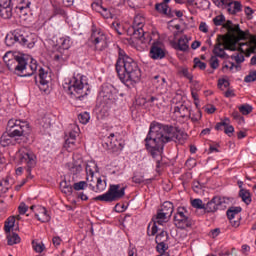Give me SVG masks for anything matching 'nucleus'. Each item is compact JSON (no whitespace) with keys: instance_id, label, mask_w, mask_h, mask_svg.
<instances>
[{"instance_id":"nucleus-16","label":"nucleus","mask_w":256,"mask_h":256,"mask_svg":"<svg viewBox=\"0 0 256 256\" xmlns=\"http://www.w3.org/2000/svg\"><path fill=\"white\" fill-rule=\"evenodd\" d=\"M239 49L242 53H245L248 57L251 53H255L256 50V40L252 39L246 43L239 44ZM251 65H256V55H254L250 60Z\"/></svg>"},{"instance_id":"nucleus-51","label":"nucleus","mask_w":256,"mask_h":256,"mask_svg":"<svg viewBox=\"0 0 256 256\" xmlns=\"http://www.w3.org/2000/svg\"><path fill=\"white\" fill-rule=\"evenodd\" d=\"M209 65L211 69H219V58H217V56H211L209 60Z\"/></svg>"},{"instance_id":"nucleus-63","label":"nucleus","mask_w":256,"mask_h":256,"mask_svg":"<svg viewBox=\"0 0 256 256\" xmlns=\"http://www.w3.org/2000/svg\"><path fill=\"white\" fill-rule=\"evenodd\" d=\"M230 83L229 80L227 79H219L218 80V87H225V89H227V87H229Z\"/></svg>"},{"instance_id":"nucleus-64","label":"nucleus","mask_w":256,"mask_h":256,"mask_svg":"<svg viewBox=\"0 0 256 256\" xmlns=\"http://www.w3.org/2000/svg\"><path fill=\"white\" fill-rule=\"evenodd\" d=\"M201 117H202L201 111L198 110L195 114L191 116V119L194 123H197V121H199Z\"/></svg>"},{"instance_id":"nucleus-41","label":"nucleus","mask_w":256,"mask_h":256,"mask_svg":"<svg viewBox=\"0 0 256 256\" xmlns=\"http://www.w3.org/2000/svg\"><path fill=\"white\" fill-rule=\"evenodd\" d=\"M169 217L163 210H159L154 221L158 222V225H163Z\"/></svg>"},{"instance_id":"nucleus-19","label":"nucleus","mask_w":256,"mask_h":256,"mask_svg":"<svg viewBox=\"0 0 256 256\" xmlns=\"http://www.w3.org/2000/svg\"><path fill=\"white\" fill-rule=\"evenodd\" d=\"M38 77L40 91H47V88L49 87V81H51L49 72L45 71L43 68H40Z\"/></svg>"},{"instance_id":"nucleus-42","label":"nucleus","mask_w":256,"mask_h":256,"mask_svg":"<svg viewBox=\"0 0 256 256\" xmlns=\"http://www.w3.org/2000/svg\"><path fill=\"white\" fill-rule=\"evenodd\" d=\"M156 243H167L169 241V234L165 230L161 232L155 238Z\"/></svg>"},{"instance_id":"nucleus-2","label":"nucleus","mask_w":256,"mask_h":256,"mask_svg":"<svg viewBox=\"0 0 256 256\" xmlns=\"http://www.w3.org/2000/svg\"><path fill=\"white\" fill-rule=\"evenodd\" d=\"M172 125L162 124L153 121L150 124L149 132L145 138V148L151 157H161L165 143H171Z\"/></svg>"},{"instance_id":"nucleus-8","label":"nucleus","mask_w":256,"mask_h":256,"mask_svg":"<svg viewBox=\"0 0 256 256\" xmlns=\"http://www.w3.org/2000/svg\"><path fill=\"white\" fill-rule=\"evenodd\" d=\"M125 189L127 186L121 187V184H111L102 195L96 196L94 201H101L102 203H113L119 201L125 197Z\"/></svg>"},{"instance_id":"nucleus-37","label":"nucleus","mask_w":256,"mask_h":256,"mask_svg":"<svg viewBox=\"0 0 256 256\" xmlns=\"http://www.w3.org/2000/svg\"><path fill=\"white\" fill-rule=\"evenodd\" d=\"M158 225H159V222L155 220L154 222H151L147 228V235L149 236L157 235V231H161V228H159Z\"/></svg>"},{"instance_id":"nucleus-34","label":"nucleus","mask_w":256,"mask_h":256,"mask_svg":"<svg viewBox=\"0 0 256 256\" xmlns=\"http://www.w3.org/2000/svg\"><path fill=\"white\" fill-rule=\"evenodd\" d=\"M11 139H15V137H12L11 135H9V133H7V130H6V132L0 137L1 147H9V145L13 143V140Z\"/></svg>"},{"instance_id":"nucleus-29","label":"nucleus","mask_w":256,"mask_h":256,"mask_svg":"<svg viewBox=\"0 0 256 256\" xmlns=\"http://www.w3.org/2000/svg\"><path fill=\"white\" fill-rule=\"evenodd\" d=\"M175 49H177V51H189V38H187V35L181 36L178 39V43L175 47Z\"/></svg>"},{"instance_id":"nucleus-44","label":"nucleus","mask_w":256,"mask_h":256,"mask_svg":"<svg viewBox=\"0 0 256 256\" xmlns=\"http://www.w3.org/2000/svg\"><path fill=\"white\" fill-rule=\"evenodd\" d=\"M32 247L36 253H43L45 251V244L43 242L33 240Z\"/></svg>"},{"instance_id":"nucleus-60","label":"nucleus","mask_w":256,"mask_h":256,"mask_svg":"<svg viewBox=\"0 0 256 256\" xmlns=\"http://www.w3.org/2000/svg\"><path fill=\"white\" fill-rule=\"evenodd\" d=\"M40 125L43 129H49L51 127V120L49 118H42Z\"/></svg>"},{"instance_id":"nucleus-20","label":"nucleus","mask_w":256,"mask_h":256,"mask_svg":"<svg viewBox=\"0 0 256 256\" xmlns=\"http://www.w3.org/2000/svg\"><path fill=\"white\" fill-rule=\"evenodd\" d=\"M224 9L228 11L229 15H237V13H241L243 11V5L239 1H231L227 0Z\"/></svg>"},{"instance_id":"nucleus-62","label":"nucleus","mask_w":256,"mask_h":256,"mask_svg":"<svg viewBox=\"0 0 256 256\" xmlns=\"http://www.w3.org/2000/svg\"><path fill=\"white\" fill-rule=\"evenodd\" d=\"M212 3H214L216 7H221L222 9H225V5H227V0H212Z\"/></svg>"},{"instance_id":"nucleus-31","label":"nucleus","mask_w":256,"mask_h":256,"mask_svg":"<svg viewBox=\"0 0 256 256\" xmlns=\"http://www.w3.org/2000/svg\"><path fill=\"white\" fill-rule=\"evenodd\" d=\"M31 6V1L29 0H18V5L16 6L17 13H23V15H27L26 9H29Z\"/></svg>"},{"instance_id":"nucleus-53","label":"nucleus","mask_w":256,"mask_h":256,"mask_svg":"<svg viewBox=\"0 0 256 256\" xmlns=\"http://www.w3.org/2000/svg\"><path fill=\"white\" fill-rule=\"evenodd\" d=\"M100 14L102 15V17H104V19H113V12L105 7L102 8Z\"/></svg>"},{"instance_id":"nucleus-50","label":"nucleus","mask_w":256,"mask_h":256,"mask_svg":"<svg viewBox=\"0 0 256 256\" xmlns=\"http://www.w3.org/2000/svg\"><path fill=\"white\" fill-rule=\"evenodd\" d=\"M192 207L194 209H204L205 210V204H203V200L201 199H194L191 202Z\"/></svg>"},{"instance_id":"nucleus-40","label":"nucleus","mask_w":256,"mask_h":256,"mask_svg":"<svg viewBox=\"0 0 256 256\" xmlns=\"http://www.w3.org/2000/svg\"><path fill=\"white\" fill-rule=\"evenodd\" d=\"M173 209H174L173 202L166 201L162 204V207L160 210H162L165 214L171 217V215H173Z\"/></svg>"},{"instance_id":"nucleus-11","label":"nucleus","mask_w":256,"mask_h":256,"mask_svg":"<svg viewBox=\"0 0 256 256\" xmlns=\"http://www.w3.org/2000/svg\"><path fill=\"white\" fill-rule=\"evenodd\" d=\"M174 225L177 229H189L193 227V219L189 216V211L185 207H178L174 215Z\"/></svg>"},{"instance_id":"nucleus-21","label":"nucleus","mask_w":256,"mask_h":256,"mask_svg":"<svg viewBox=\"0 0 256 256\" xmlns=\"http://www.w3.org/2000/svg\"><path fill=\"white\" fill-rule=\"evenodd\" d=\"M229 123V118H225L223 121L218 122L215 126L216 131H221L224 127V133L228 135V137H231V135L235 133V128L233 127V125H229Z\"/></svg>"},{"instance_id":"nucleus-5","label":"nucleus","mask_w":256,"mask_h":256,"mask_svg":"<svg viewBox=\"0 0 256 256\" xmlns=\"http://www.w3.org/2000/svg\"><path fill=\"white\" fill-rule=\"evenodd\" d=\"M5 43L7 47H13V45H22L28 49H33L35 47V37L33 34H27L23 30H15L12 33H9L5 37Z\"/></svg>"},{"instance_id":"nucleus-4","label":"nucleus","mask_w":256,"mask_h":256,"mask_svg":"<svg viewBox=\"0 0 256 256\" xmlns=\"http://www.w3.org/2000/svg\"><path fill=\"white\" fill-rule=\"evenodd\" d=\"M65 91L72 99L83 101L91 91L87 76L76 74L63 85Z\"/></svg>"},{"instance_id":"nucleus-54","label":"nucleus","mask_w":256,"mask_h":256,"mask_svg":"<svg viewBox=\"0 0 256 256\" xmlns=\"http://www.w3.org/2000/svg\"><path fill=\"white\" fill-rule=\"evenodd\" d=\"M194 67H199L201 71H205V69H207V64L202 62L199 58H194Z\"/></svg>"},{"instance_id":"nucleus-7","label":"nucleus","mask_w":256,"mask_h":256,"mask_svg":"<svg viewBox=\"0 0 256 256\" xmlns=\"http://www.w3.org/2000/svg\"><path fill=\"white\" fill-rule=\"evenodd\" d=\"M143 27H145V17L141 14H137L134 17L129 33H131L130 35H132L134 39H140L142 43H150L153 38H151V34L143 30Z\"/></svg>"},{"instance_id":"nucleus-58","label":"nucleus","mask_w":256,"mask_h":256,"mask_svg":"<svg viewBox=\"0 0 256 256\" xmlns=\"http://www.w3.org/2000/svg\"><path fill=\"white\" fill-rule=\"evenodd\" d=\"M18 211L20 215H25V213L29 211V207L27 206V204H25V202H21L18 207Z\"/></svg>"},{"instance_id":"nucleus-18","label":"nucleus","mask_w":256,"mask_h":256,"mask_svg":"<svg viewBox=\"0 0 256 256\" xmlns=\"http://www.w3.org/2000/svg\"><path fill=\"white\" fill-rule=\"evenodd\" d=\"M0 17H2V19H11V17H13L11 0H0Z\"/></svg>"},{"instance_id":"nucleus-3","label":"nucleus","mask_w":256,"mask_h":256,"mask_svg":"<svg viewBox=\"0 0 256 256\" xmlns=\"http://www.w3.org/2000/svg\"><path fill=\"white\" fill-rule=\"evenodd\" d=\"M115 67L120 81L126 87H134L136 83L141 81V69L139 65L121 48L118 51V59Z\"/></svg>"},{"instance_id":"nucleus-55","label":"nucleus","mask_w":256,"mask_h":256,"mask_svg":"<svg viewBox=\"0 0 256 256\" xmlns=\"http://www.w3.org/2000/svg\"><path fill=\"white\" fill-rule=\"evenodd\" d=\"M85 187H87V182H85V181H80V182L74 183V185H73V189L75 191H83V189H85Z\"/></svg>"},{"instance_id":"nucleus-23","label":"nucleus","mask_w":256,"mask_h":256,"mask_svg":"<svg viewBox=\"0 0 256 256\" xmlns=\"http://www.w3.org/2000/svg\"><path fill=\"white\" fill-rule=\"evenodd\" d=\"M37 71V61L32 60L30 65L27 64V60H25L24 67H22L21 77H31V75H35Z\"/></svg>"},{"instance_id":"nucleus-13","label":"nucleus","mask_w":256,"mask_h":256,"mask_svg":"<svg viewBox=\"0 0 256 256\" xmlns=\"http://www.w3.org/2000/svg\"><path fill=\"white\" fill-rule=\"evenodd\" d=\"M227 209V198L214 196L204 207L206 213H215Z\"/></svg>"},{"instance_id":"nucleus-56","label":"nucleus","mask_w":256,"mask_h":256,"mask_svg":"<svg viewBox=\"0 0 256 256\" xmlns=\"http://www.w3.org/2000/svg\"><path fill=\"white\" fill-rule=\"evenodd\" d=\"M245 83H253L256 81V71H252L244 78Z\"/></svg>"},{"instance_id":"nucleus-38","label":"nucleus","mask_w":256,"mask_h":256,"mask_svg":"<svg viewBox=\"0 0 256 256\" xmlns=\"http://www.w3.org/2000/svg\"><path fill=\"white\" fill-rule=\"evenodd\" d=\"M60 189L65 195H71L73 193V186H71V183L66 180L60 183Z\"/></svg>"},{"instance_id":"nucleus-10","label":"nucleus","mask_w":256,"mask_h":256,"mask_svg":"<svg viewBox=\"0 0 256 256\" xmlns=\"http://www.w3.org/2000/svg\"><path fill=\"white\" fill-rule=\"evenodd\" d=\"M89 41L94 45L96 51H105V49L109 47L107 35L101 31V29H97L95 25L92 26V33Z\"/></svg>"},{"instance_id":"nucleus-14","label":"nucleus","mask_w":256,"mask_h":256,"mask_svg":"<svg viewBox=\"0 0 256 256\" xmlns=\"http://www.w3.org/2000/svg\"><path fill=\"white\" fill-rule=\"evenodd\" d=\"M9 71L21 77L23 73V67H25V58L23 56H14L6 64Z\"/></svg>"},{"instance_id":"nucleus-49","label":"nucleus","mask_w":256,"mask_h":256,"mask_svg":"<svg viewBox=\"0 0 256 256\" xmlns=\"http://www.w3.org/2000/svg\"><path fill=\"white\" fill-rule=\"evenodd\" d=\"M157 246L156 249L158 253H165L169 249V245H167V242H156Z\"/></svg>"},{"instance_id":"nucleus-17","label":"nucleus","mask_w":256,"mask_h":256,"mask_svg":"<svg viewBox=\"0 0 256 256\" xmlns=\"http://www.w3.org/2000/svg\"><path fill=\"white\" fill-rule=\"evenodd\" d=\"M149 55L151 59L154 60L165 59V50L163 49V44H161V42H153Z\"/></svg>"},{"instance_id":"nucleus-28","label":"nucleus","mask_w":256,"mask_h":256,"mask_svg":"<svg viewBox=\"0 0 256 256\" xmlns=\"http://www.w3.org/2000/svg\"><path fill=\"white\" fill-rule=\"evenodd\" d=\"M56 45L62 50L67 51L71 49V37L61 36L56 40Z\"/></svg>"},{"instance_id":"nucleus-46","label":"nucleus","mask_w":256,"mask_h":256,"mask_svg":"<svg viewBox=\"0 0 256 256\" xmlns=\"http://www.w3.org/2000/svg\"><path fill=\"white\" fill-rule=\"evenodd\" d=\"M239 111L240 113H242V115H249V113H252L253 111V106L249 104H244L239 107Z\"/></svg>"},{"instance_id":"nucleus-15","label":"nucleus","mask_w":256,"mask_h":256,"mask_svg":"<svg viewBox=\"0 0 256 256\" xmlns=\"http://www.w3.org/2000/svg\"><path fill=\"white\" fill-rule=\"evenodd\" d=\"M117 95L115 94V88L111 85L102 86V90L99 93V99L102 103L106 105H111V103H115V98Z\"/></svg>"},{"instance_id":"nucleus-52","label":"nucleus","mask_w":256,"mask_h":256,"mask_svg":"<svg viewBox=\"0 0 256 256\" xmlns=\"http://www.w3.org/2000/svg\"><path fill=\"white\" fill-rule=\"evenodd\" d=\"M132 182L141 185V183H145V177L142 174H134Z\"/></svg>"},{"instance_id":"nucleus-27","label":"nucleus","mask_w":256,"mask_h":256,"mask_svg":"<svg viewBox=\"0 0 256 256\" xmlns=\"http://www.w3.org/2000/svg\"><path fill=\"white\" fill-rule=\"evenodd\" d=\"M35 217L41 223H49V221H51V216L49 215L47 208L42 206H38V213L35 214Z\"/></svg>"},{"instance_id":"nucleus-6","label":"nucleus","mask_w":256,"mask_h":256,"mask_svg":"<svg viewBox=\"0 0 256 256\" xmlns=\"http://www.w3.org/2000/svg\"><path fill=\"white\" fill-rule=\"evenodd\" d=\"M6 131L10 137H27L31 134V126L25 120L12 118L7 122Z\"/></svg>"},{"instance_id":"nucleus-47","label":"nucleus","mask_w":256,"mask_h":256,"mask_svg":"<svg viewBox=\"0 0 256 256\" xmlns=\"http://www.w3.org/2000/svg\"><path fill=\"white\" fill-rule=\"evenodd\" d=\"M71 173H73V175H77V173H81L83 171V165L74 162L70 168Z\"/></svg>"},{"instance_id":"nucleus-33","label":"nucleus","mask_w":256,"mask_h":256,"mask_svg":"<svg viewBox=\"0 0 256 256\" xmlns=\"http://www.w3.org/2000/svg\"><path fill=\"white\" fill-rule=\"evenodd\" d=\"M239 197L242 199L245 205H251L253 199L251 198V192L247 189H241L239 191Z\"/></svg>"},{"instance_id":"nucleus-24","label":"nucleus","mask_w":256,"mask_h":256,"mask_svg":"<svg viewBox=\"0 0 256 256\" xmlns=\"http://www.w3.org/2000/svg\"><path fill=\"white\" fill-rule=\"evenodd\" d=\"M173 130L174 128L172 126V131L170 133L171 141H175L176 143L183 145V143L187 141V133H185L183 130H176L175 132Z\"/></svg>"},{"instance_id":"nucleus-32","label":"nucleus","mask_w":256,"mask_h":256,"mask_svg":"<svg viewBox=\"0 0 256 256\" xmlns=\"http://www.w3.org/2000/svg\"><path fill=\"white\" fill-rule=\"evenodd\" d=\"M178 73L182 75V77H185L192 83V85H197V81L193 80V74L189 72V68L187 67H179Z\"/></svg>"},{"instance_id":"nucleus-22","label":"nucleus","mask_w":256,"mask_h":256,"mask_svg":"<svg viewBox=\"0 0 256 256\" xmlns=\"http://www.w3.org/2000/svg\"><path fill=\"white\" fill-rule=\"evenodd\" d=\"M241 211H243V209L239 206H232L227 210L226 215L229 221L232 223L233 227H239V221H233V219H235V217H237Z\"/></svg>"},{"instance_id":"nucleus-57","label":"nucleus","mask_w":256,"mask_h":256,"mask_svg":"<svg viewBox=\"0 0 256 256\" xmlns=\"http://www.w3.org/2000/svg\"><path fill=\"white\" fill-rule=\"evenodd\" d=\"M153 159H156V171L159 173V171H161V167H163V162H161L163 156L161 154L160 156L153 157Z\"/></svg>"},{"instance_id":"nucleus-39","label":"nucleus","mask_w":256,"mask_h":256,"mask_svg":"<svg viewBox=\"0 0 256 256\" xmlns=\"http://www.w3.org/2000/svg\"><path fill=\"white\" fill-rule=\"evenodd\" d=\"M15 227V216H10L5 221L4 231L5 233H11V229Z\"/></svg>"},{"instance_id":"nucleus-36","label":"nucleus","mask_w":256,"mask_h":256,"mask_svg":"<svg viewBox=\"0 0 256 256\" xmlns=\"http://www.w3.org/2000/svg\"><path fill=\"white\" fill-rule=\"evenodd\" d=\"M85 169L87 175H95V173H99V167L97 166V163H95L94 161L86 163Z\"/></svg>"},{"instance_id":"nucleus-26","label":"nucleus","mask_w":256,"mask_h":256,"mask_svg":"<svg viewBox=\"0 0 256 256\" xmlns=\"http://www.w3.org/2000/svg\"><path fill=\"white\" fill-rule=\"evenodd\" d=\"M91 191H94V193H102V191H105L107 189V181L101 179V177L96 178V186L93 183L88 184Z\"/></svg>"},{"instance_id":"nucleus-59","label":"nucleus","mask_w":256,"mask_h":256,"mask_svg":"<svg viewBox=\"0 0 256 256\" xmlns=\"http://www.w3.org/2000/svg\"><path fill=\"white\" fill-rule=\"evenodd\" d=\"M62 7H73L75 0H57Z\"/></svg>"},{"instance_id":"nucleus-61","label":"nucleus","mask_w":256,"mask_h":256,"mask_svg":"<svg viewBox=\"0 0 256 256\" xmlns=\"http://www.w3.org/2000/svg\"><path fill=\"white\" fill-rule=\"evenodd\" d=\"M231 59H233L236 63L239 64L245 61V56H243V54L232 55Z\"/></svg>"},{"instance_id":"nucleus-48","label":"nucleus","mask_w":256,"mask_h":256,"mask_svg":"<svg viewBox=\"0 0 256 256\" xmlns=\"http://www.w3.org/2000/svg\"><path fill=\"white\" fill-rule=\"evenodd\" d=\"M152 81L154 85H157V83H159L157 87H163V85L167 83V81L165 80V77H161L160 75L154 76Z\"/></svg>"},{"instance_id":"nucleus-1","label":"nucleus","mask_w":256,"mask_h":256,"mask_svg":"<svg viewBox=\"0 0 256 256\" xmlns=\"http://www.w3.org/2000/svg\"><path fill=\"white\" fill-rule=\"evenodd\" d=\"M224 29L228 31V34L225 36L218 35L212 53L214 57L229 59V56L225 51H237V44L239 41L249 39L251 34H249L248 30H241L239 24H233L232 21H228L224 24Z\"/></svg>"},{"instance_id":"nucleus-25","label":"nucleus","mask_w":256,"mask_h":256,"mask_svg":"<svg viewBox=\"0 0 256 256\" xmlns=\"http://www.w3.org/2000/svg\"><path fill=\"white\" fill-rule=\"evenodd\" d=\"M155 10L161 15H165V17H169L170 19L174 17L173 10L169 7V4H165L163 2L157 3L155 5Z\"/></svg>"},{"instance_id":"nucleus-43","label":"nucleus","mask_w":256,"mask_h":256,"mask_svg":"<svg viewBox=\"0 0 256 256\" xmlns=\"http://www.w3.org/2000/svg\"><path fill=\"white\" fill-rule=\"evenodd\" d=\"M228 21H231V20H227V21L225 22V16H223V14L218 15V16H216V17L213 18V23H214V25H216V27H220V25H222V27H225V24H226Z\"/></svg>"},{"instance_id":"nucleus-9","label":"nucleus","mask_w":256,"mask_h":256,"mask_svg":"<svg viewBox=\"0 0 256 256\" xmlns=\"http://www.w3.org/2000/svg\"><path fill=\"white\" fill-rule=\"evenodd\" d=\"M119 133H110L108 136L104 137L102 140V147L110 153H118V151H123L125 147L124 140H118Z\"/></svg>"},{"instance_id":"nucleus-12","label":"nucleus","mask_w":256,"mask_h":256,"mask_svg":"<svg viewBox=\"0 0 256 256\" xmlns=\"http://www.w3.org/2000/svg\"><path fill=\"white\" fill-rule=\"evenodd\" d=\"M20 163L27 165L26 171L31 176V169L37 165V156L28 148H21L18 151Z\"/></svg>"},{"instance_id":"nucleus-35","label":"nucleus","mask_w":256,"mask_h":256,"mask_svg":"<svg viewBox=\"0 0 256 256\" xmlns=\"http://www.w3.org/2000/svg\"><path fill=\"white\" fill-rule=\"evenodd\" d=\"M7 243L8 245H17V243H21V237H19V234L13 232H9L7 235Z\"/></svg>"},{"instance_id":"nucleus-30","label":"nucleus","mask_w":256,"mask_h":256,"mask_svg":"<svg viewBox=\"0 0 256 256\" xmlns=\"http://www.w3.org/2000/svg\"><path fill=\"white\" fill-rule=\"evenodd\" d=\"M174 113L178 114L179 117H182V119H185V117H189V115H191L189 108L183 104L176 106L174 108Z\"/></svg>"},{"instance_id":"nucleus-45","label":"nucleus","mask_w":256,"mask_h":256,"mask_svg":"<svg viewBox=\"0 0 256 256\" xmlns=\"http://www.w3.org/2000/svg\"><path fill=\"white\" fill-rule=\"evenodd\" d=\"M89 119H91L89 112H82L78 115V120L82 125H87V123H89Z\"/></svg>"}]
</instances>
